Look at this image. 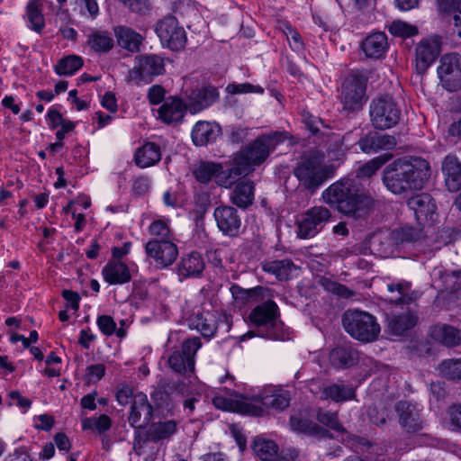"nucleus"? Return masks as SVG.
<instances>
[{
    "label": "nucleus",
    "mask_w": 461,
    "mask_h": 461,
    "mask_svg": "<svg viewBox=\"0 0 461 461\" xmlns=\"http://www.w3.org/2000/svg\"><path fill=\"white\" fill-rule=\"evenodd\" d=\"M367 77L358 72L348 75L341 84L339 99L343 109L348 113L362 109L366 102Z\"/></svg>",
    "instance_id": "0eeeda50"
},
{
    "label": "nucleus",
    "mask_w": 461,
    "mask_h": 461,
    "mask_svg": "<svg viewBox=\"0 0 461 461\" xmlns=\"http://www.w3.org/2000/svg\"><path fill=\"white\" fill-rule=\"evenodd\" d=\"M220 94L212 86L193 89L187 96V108L192 113H197L213 104L219 99Z\"/></svg>",
    "instance_id": "f3484780"
},
{
    "label": "nucleus",
    "mask_w": 461,
    "mask_h": 461,
    "mask_svg": "<svg viewBox=\"0 0 461 461\" xmlns=\"http://www.w3.org/2000/svg\"><path fill=\"white\" fill-rule=\"evenodd\" d=\"M131 12L138 14H145L149 10V3L148 0H119Z\"/></svg>",
    "instance_id": "052dcab7"
},
{
    "label": "nucleus",
    "mask_w": 461,
    "mask_h": 461,
    "mask_svg": "<svg viewBox=\"0 0 461 461\" xmlns=\"http://www.w3.org/2000/svg\"><path fill=\"white\" fill-rule=\"evenodd\" d=\"M26 16L30 23V28L37 32H41L44 28L45 21L40 0H30L28 2L26 6Z\"/></svg>",
    "instance_id": "79ce46f5"
},
{
    "label": "nucleus",
    "mask_w": 461,
    "mask_h": 461,
    "mask_svg": "<svg viewBox=\"0 0 461 461\" xmlns=\"http://www.w3.org/2000/svg\"><path fill=\"white\" fill-rule=\"evenodd\" d=\"M429 176V165L426 160L398 158L385 167L382 181L388 191L402 194L422 189Z\"/></svg>",
    "instance_id": "f03ea898"
},
{
    "label": "nucleus",
    "mask_w": 461,
    "mask_h": 461,
    "mask_svg": "<svg viewBox=\"0 0 461 461\" xmlns=\"http://www.w3.org/2000/svg\"><path fill=\"white\" fill-rule=\"evenodd\" d=\"M430 336L436 341L448 348L461 344L459 330L447 324L435 325L430 330Z\"/></svg>",
    "instance_id": "f704fd0d"
},
{
    "label": "nucleus",
    "mask_w": 461,
    "mask_h": 461,
    "mask_svg": "<svg viewBox=\"0 0 461 461\" xmlns=\"http://www.w3.org/2000/svg\"><path fill=\"white\" fill-rule=\"evenodd\" d=\"M449 417L451 424L461 429V403L450 407Z\"/></svg>",
    "instance_id": "774afa93"
},
{
    "label": "nucleus",
    "mask_w": 461,
    "mask_h": 461,
    "mask_svg": "<svg viewBox=\"0 0 461 461\" xmlns=\"http://www.w3.org/2000/svg\"><path fill=\"white\" fill-rule=\"evenodd\" d=\"M440 374L450 380H461V358L447 359L438 366Z\"/></svg>",
    "instance_id": "09e8293b"
},
{
    "label": "nucleus",
    "mask_w": 461,
    "mask_h": 461,
    "mask_svg": "<svg viewBox=\"0 0 461 461\" xmlns=\"http://www.w3.org/2000/svg\"><path fill=\"white\" fill-rule=\"evenodd\" d=\"M290 427L293 430L317 438H330L328 429L303 417L301 413L290 417Z\"/></svg>",
    "instance_id": "c756f323"
},
{
    "label": "nucleus",
    "mask_w": 461,
    "mask_h": 461,
    "mask_svg": "<svg viewBox=\"0 0 461 461\" xmlns=\"http://www.w3.org/2000/svg\"><path fill=\"white\" fill-rule=\"evenodd\" d=\"M145 252L158 268H165L175 262L178 249L172 240L153 239L146 243Z\"/></svg>",
    "instance_id": "2eb2a0df"
},
{
    "label": "nucleus",
    "mask_w": 461,
    "mask_h": 461,
    "mask_svg": "<svg viewBox=\"0 0 461 461\" xmlns=\"http://www.w3.org/2000/svg\"><path fill=\"white\" fill-rule=\"evenodd\" d=\"M397 144L393 135L369 132L357 141L359 149L366 154L377 153L381 150H391Z\"/></svg>",
    "instance_id": "6ab92c4d"
},
{
    "label": "nucleus",
    "mask_w": 461,
    "mask_h": 461,
    "mask_svg": "<svg viewBox=\"0 0 461 461\" xmlns=\"http://www.w3.org/2000/svg\"><path fill=\"white\" fill-rule=\"evenodd\" d=\"M165 72L164 59L157 54L138 55L134 67L129 71V77L136 84L150 82Z\"/></svg>",
    "instance_id": "9d476101"
},
{
    "label": "nucleus",
    "mask_w": 461,
    "mask_h": 461,
    "mask_svg": "<svg viewBox=\"0 0 461 461\" xmlns=\"http://www.w3.org/2000/svg\"><path fill=\"white\" fill-rule=\"evenodd\" d=\"M113 33L120 48L131 53L140 51L144 41V37L140 33L125 25L113 27Z\"/></svg>",
    "instance_id": "5701e85b"
},
{
    "label": "nucleus",
    "mask_w": 461,
    "mask_h": 461,
    "mask_svg": "<svg viewBox=\"0 0 461 461\" xmlns=\"http://www.w3.org/2000/svg\"><path fill=\"white\" fill-rule=\"evenodd\" d=\"M161 159L159 145L154 142H146L138 148L134 154V161L140 168L152 167Z\"/></svg>",
    "instance_id": "2f4dec72"
},
{
    "label": "nucleus",
    "mask_w": 461,
    "mask_h": 461,
    "mask_svg": "<svg viewBox=\"0 0 461 461\" xmlns=\"http://www.w3.org/2000/svg\"><path fill=\"white\" fill-rule=\"evenodd\" d=\"M226 91L231 95L249 94V93L263 94L264 88L261 87L260 86H255L250 83H241V84L231 83L227 86Z\"/></svg>",
    "instance_id": "5fc2aeb1"
},
{
    "label": "nucleus",
    "mask_w": 461,
    "mask_h": 461,
    "mask_svg": "<svg viewBox=\"0 0 461 461\" xmlns=\"http://www.w3.org/2000/svg\"><path fill=\"white\" fill-rule=\"evenodd\" d=\"M81 423L84 430L96 429L99 433L107 431L112 426L111 419L105 414H101L98 418H85Z\"/></svg>",
    "instance_id": "8fccbe9b"
},
{
    "label": "nucleus",
    "mask_w": 461,
    "mask_h": 461,
    "mask_svg": "<svg viewBox=\"0 0 461 461\" xmlns=\"http://www.w3.org/2000/svg\"><path fill=\"white\" fill-rule=\"evenodd\" d=\"M221 134V127L214 122L200 121L192 131V140L194 145L203 146L215 141Z\"/></svg>",
    "instance_id": "cd10ccee"
},
{
    "label": "nucleus",
    "mask_w": 461,
    "mask_h": 461,
    "mask_svg": "<svg viewBox=\"0 0 461 461\" xmlns=\"http://www.w3.org/2000/svg\"><path fill=\"white\" fill-rule=\"evenodd\" d=\"M165 90L158 85L152 86L148 92V98L152 104H158L164 99Z\"/></svg>",
    "instance_id": "69168bd1"
},
{
    "label": "nucleus",
    "mask_w": 461,
    "mask_h": 461,
    "mask_svg": "<svg viewBox=\"0 0 461 461\" xmlns=\"http://www.w3.org/2000/svg\"><path fill=\"white\" fill-rule=\"evenodd\" d=\"M290 404V398L286 394L267 395L262 399V405L276 411H283Z\"/></svg>",
    "instance_id": "603ef678"
},
{
    "label": "nucleus",
    "mask_w": 461,
    "mask_h": 461,
    "mask_svg": "<svg viewBox=\"0 0 461 461\" xmlns=\"http://www.w3.org/2000/svg\"><path fill=\"white\" fill-rule=\"evenodd\" d=\"M358 352L350 346H343L333 348L330 353L331 365L338 368H346L358 362Z\"/></svg>",
    "instance_id": "e433bc0d"
},
{
    "label": "nucleus",
    "mask_w": 461,
    "mask_h": 461,
    "mask_svg": "<svg viewBox=\"0 0 461 461\" xmlns=\"http://www.w3.org/2000/svg\"><path fill=\"white\" fill-rule=\"evenodd\" d=\"M286 37L293 50L300 52L303 50L304 44L300 33L291 25H286Z\"/></svg>",
    "instance_id": "13d9d810"
},
{
    "label": "nucleus",
    "mask_w": 461,
    "mask_h": 461,
    "mask_svg": "<svg viewBox=\"0 0 461 461\" xmlns=\"http://www.w3.org/2000/svg\"><path fill=\"white\" fill-rule=\"evenodd\" d=\"M442 86L447 91H456L461 86V56L457 53L444 55L438 68Z\"/></svg>",
    "instance_id": "ddd939ff"
},
{
    "label": "nucleus",
    "mask_w": 461,
    "mask_h": 461,
    "mask_svg": "<svg viewBox=\"0 0 461 461\" xmlns=\"http://www.w3.org/2000/svg\"><path fill=\"white\" fill-rule=\"evenodd\" d=\"M342 323L345 330L354 339L371 342L380 333V326L375 317L360 311H348L344 313Z\"/></svg>",
    "instance_id": "39448f33"
},
{
    "label": "nucleus",
    "mask_w": 461,
    "mask_h": 461,
    "mask_svg": "<svg viewBox=\"0 0 461 461\" xmlns=\"http://www.w3.org/2000/svg\"><path fill=\"white\" fill-rule=\"evenodd\" d=\"M438 9L440 13L460 11L461 0H437Z\"/></svg>",
    "instance_id": "0e129e2a"
},
{
    "label": "nucleus",
    "mask_w": 461,
    "mask_h": 461,
    "mask_svg": "<svg viewBox=\"0 0 461 461\" xmlns=\"http://www.w3.org/2000/svg\"><path fill=\"white\" fill-rule=\"evenodd\" d=\"M278 307L276 303L268 300L255 307L250 314L249 320L258 328H265L266 331H258L259 336L271 339L279 338L276 331Z\"/></svg>",
    "instance_id": "9b49d317"
},
{
    "label": "nucleus",
    "mask_w": 461,
    "mask_h": 461,
    "mask_svg": "<svg viewBox=\"0 0 461 461\" xmlns=\"http://www.w3.org/2000/svg\"><path fill=\"white\" fill-rule=\"evenodd\" d=\"M149 232L158 240H172L173 233L168 225L162 220L154 221L149 227Z\"/></svg>",
    "instance_id": "6e6d98bb"
},
{
    "label": "nucleus",
    "mask_w": 461,
    "mask_h": 461,
    "mask_svg": "<svg viewBox=\"0 0 461 461\" xmlns=\"http://www.w3.org/2000/svg\"><path fill=\"white\" fill-rule=\"evenodd\" d=\"M213 218L222 235L230 238L240 235L242 218L236 208L225 204L219 205L213 211Z\"/></svg>",
    "instance_id": "dca6fc26"
},
{
    "label": "nucleus",
    "mask_w": 461,
    "mask_h": 461,
    "mask_svg": "<svg viewBox=\"0 0 461 461\" xmlns=\"http://www.w3.org/2000/svg\"><path fill=\"white\" fill-rule=\"evenodd\" d=\"M151 418L152 406L149 404L147 395L136 394L131 407L130 424L134 428H144L149 423Z\"/></svg>",
    "instance_id": "412c9836"
},
{
    "label": "nucleus",
    "mask_w": 461,
    "mask_h": 461,
    "mask_svg": "<svg viewBox=\"0 0 461 461\" xmlns=\"http://www.w3.org/2000/svg\"><path fill=\"white\" fill-rule=\"evenodd\" d=\"M409 208L415 213L417 220L430 219L436 212L437 206L433 198L428 194L412 196L407 203Z\"/></svg>",
    "instance_id": "c85d7f7f"
},
{
    "label": "nucleus",
    "mask_w": 461,
    "mask_h": 461,
    "mask_svg": "<svg viewBox=\"0 0 461 461\" xmlns=\"http://www.w3.org/2000/svg\"><path fill=\"white\" fill-rule=\"evenodd\" d=\"M355 395V390L352 387L344 384H331L322 388L321 399L341 402L354 399Z\"/></svg>",
    "instance_id": "4c0bfd02"
},
{
    "label": "nucleus",
    "mask_w": 461,
    "mask_h": 461,
    "mask_svg": "<svg viewBox=\"0 0 461 461\" xmlns=\"http://www.w3.org/2000/svg\"><path fill=\"white\" fill-rule=\"evenodd\" d=\"M201 339L198 337L186 339L182 344L181 351H175L168 358V365L176 373L193 372L194 370V357L201 348Z\"/></svg>",
    "instance_id": "4468645a"
},
{
    "label": "nucleus",
    "mask_w": 461,
    "mask_h": 461,
    "mask_svg": "<svg viewBox=\"0 0 461 461\" xmlns=\"http://www.w3.org/2000/svg\"><path fill=\"white\" fill-rule=\"evenodd\" d=\"M285 140V132L272 131L258 136L239 152L234 154L230 162V175L239 179L252 172L255 167L261 165L276 147Z\"/></svg>",
    "instance_id": "7ed1b4c3"
},
{
    "label": "nucleus",
    "mask_w": 461,
    "mask_h": 461,
    "mask_svg": "<svg viewBox=\"0 0 461 461\" xmlns=\"http://www.w3.org/2000/svg\"><path fill=\"white\" fill-rule=\"evenodd\" d=\"M417 318L411 312L402 313L400 315H393L388 318V328L390 331L396 335L401 336L406 330L415 326Z\"/></svg>",
    "instance_id": "ea45409f"
},
{
    "label": "nucleus",
    "mask_w": 461,
    "mask_h": 461,
    "mask_svg": "<svg viewBox=\"0 0 461 461\" xmlns=\"http://www.w3.org/2000/svg\"><path fill=\"white\" fill-rule=\"evenodd\" d=\"M440 47L435 40H422L415 49V68L419 74H424L439 55Z\"/></svg>",
    "instance_id": "a211bd4d"
},
{
    "label": "nucleus",
    "mask_w": 461,
    "mask_h": 461,
    "mask_svg": "<svg viewBox=\"0 0 461 461\" xmlns=\"http://www.w3.org/2000/svg\"><path fill=\"white\" fill-rule=\"evenodd\" d=\"M331 218L330 211L325 206H313L302 214L297 221V236L311 239L322 230Z\"/></svg>",
    "instance_id": "6e6552de"
},
{
    "label": "nucleus",
    "mask_w": 461,
    "mask_h": 461,
    "mask_svg": "<svg viewBox=\"0 0 461 461\" xmlns=\"http://www.w3.org/2000/svg\"><path fill=\"white\" fill-rule=\"evenodd\" d=\"M150 396L157 408L166 410L167 411L172 410V400L170 395H168L165 391L155 388Z\"/></svg>",
    "instance_id": "4d7b16f0"
},
{
    "label": "nucleus",
    "mask_w": 461,
    "mask_h": 461,
    "mask_svg": "<svg viewBox=\"0 0 461 461\" xmlns=\"http://www.w3.org/2000/svg\"><path fill=\"white\" fill-rule=\"evenodd\" d=\"M187 104L176 97H171L164 102L158 109L159 118L166 123L179 122L185 114Z\"/></svg>",
    "instance_id": "473e14b6"
},
{
    "label": "nucleus",
    "mask_w": 461,
    "mask_h": 461,
    "mask_svg": "<svg viewBox=\"0 0 461 461\" xmlns=\"http://www.w3.org/2000/svg\"><path fill=\"white\" fill-rule=\"evenodd\" d=\"M422 237L421 230L411 226H404L392 232V239L397 244L414 243Z\"/></svg>",
    "instance_id": "49530a36"
},
{
    "label": "nucleus",
    "mask_w": 461,
    "mask_h": 461,
    "mask_svg": "<svg viewBox=\"0 0 461 461\" xmlns=\"http://www.w3.org/2000/svg\"><path fill=\"white\" fill-rule=\"evenodd\" d=\"M186 320L191 329L197 330L206 338L212 337L217 330L214 315L209 311L203 312L201 306L194 307Z\"/></svg>",
    "instance_id": "aec40b11"
},
{
    "label": "nucleus",
    "mask_w": 461,
    "mask_h": 461,
    "mask_svg": "<svg viewBox=\"0 0 461 461\" xmlns=\"http://www.w3.org/2000/svg\"><path fill=\"white\" fill-rule=\"evenodd\" d=\"M325 203L355 220L366 219L378 205V201L359 181L344 177L326 188L321 194Z\"/></svg>",
    "instance_id": "f257e3e1"
},
{
    "label": "nucleus",
    "mask_w": 461,
    "mask_h": 461,
    "mask_svg": "<svg viewBox=\"0 0 461 461\" xmlns=\"http://www.w3.org/2000/svg\"><path fill=\"white\" fill-rule=\"evenodd\" d=\"M316 419L318 420L319 422L335 431L343 432L345 430L339 420L337 412L320 409L317 411Z\"/></svg>",
    "instance_id": "3c124183"
},
{
    "label": "nucleus",
    "mask_w": 461,
    "mask_h": 461,
    "mask_svg": "<svg viewBox=\"0 0 461 461\" xmlns=\"http://www.w3.org/2000/svg\"><path fill=\"white\" fill-rule=\"evenodd\" d=\"M395 411L399 417V423L407 432L415 433L421 429V420L419 410L415 405L406 401L395 404Z\"/></svg>",
    "instance_id": "4be33fe9"
},
{
    "label": "nucleus",
    "mask_w": 461,
    "mask_h": 461,
    "mask_svg": "<svg viewBox=\"0 0 461 461\" xmlns=\"http://www.w3.org/2000/svg\"><path fill=\"white\" fill-rule=\"evenodd\" d=\"M233 396L237 397L234 391L226 389L224 394L221 393V391L216 393L212 397V402L219 410L237 411L241 408V406L240 402L237 399H234Z\"/></svg>",
    "instance_id": "c03bdc74"
},
{
    "label": "nucleus",
    "mask_w": 461,
    "mask_h": 461,
    "mask_svg": "<svg viewBox=\"0 0 461 461\" xmlns=\"http://www.w3.org/2000/svg\"><path fill=\"white\" fill-rule=\"evenodd\" d=\"M387 47V36L382 32L368 35L361 45L366 57L372 59L381 58L385 53Z\"/></svg>",
    "instance_id": "c9c22d12"
},
{
    "label": "nucleus",
    "mask_w": 461,
    "mask_h": 461,
    "mask_svg": "<svg viewBox=\"0 0 461 461\" xmlns=\"http://www.w3.org/2000/svg\"><path fill=\"white\" fill-rule=\"evenodd\" d=\"M262 269L268 274L274 275L279 281H286L294 277L298 267L289 258L266 260L262 263Z\"/></svg>",
    "instance_id": "bb28decb"
},
{
    "label": "nucleus",
    "mask_w": 461,
    "mask_h": 461,
    "mask_svg": "<svg viewBox=\"0 0 461 461\" xmlns=\"http://www.w3.org/2000/svg\"><path fill=\"white\" fill-rule=\"evenodd\" d=\"M368 414L371 421L377 425H384L390 416L386 409L383 408L379 411L377 407L369 408Z\"/></svg>",
    "instance_id": "680f3d73"
},
{
    "label": "nucleus",
    "mask_w": 461,
    "mask_h": 461,
    "mask_svg": "<svg viewBox=\"0 0 461 461\" xmlns=\"http://www.w3.org/2000/svg\"><path fill=\"white\" fill-rule=\"evenodd\" d=\"M102 276L109 285H123L131 279L129 267L121 260H109L102 269Z\"/></svg>",
    "instance_id": "a878e982"
},
{
    "label": "nucleus",
    "mask_w": 461,
    "mask_h": 461,
    "mask_svg": "<svg viewBox=\"0 0 461 461\" xmlns=\"http://www.w3.org/2000/svg\"><path fill=\"white\" fill-rule=\"evenodd\" d=\"M390 32L394 36L408 38L416 35L418 29L407 23L396 21L390 26Z\"/></svg>",
    "instance_id": "864d4df0"
},
{
    "label": "nucleus",
    "mask_w": 461,
    "mask_h": 461,
    "mask_svg": "<svg viewBox=\"0 0 461 461\" xmlns=\"http://www.w3.org/2000/svg\"><path fill=\"white\" fill-rule=\"evenodd\" d=\"M387 290L390 293L387 301L395 305H409L419 296L417 292L411 290V285L407 281L389 284Z\"/></svg>",
    "instance_id": "393cba45"
},
{
    "label": "nucleus",
    "mask_w": 461,
    "mask_h": 461,
    "mask_svg": "<svg viewBox=\"0 0 461 461\" xmlns=\"http://www.w3.org/2000/svg\"><path fill=\"white\" fill-rule=\"evenodd\" d=\"M254 184L251 181L244 180L236 184L230 195V202L241 209H246L254 201Z\"/></svg>",
    "instance_id": "72a5a7b5"
},
{
    "label": "nucleus",
    "mask_w": 461,
    "mask_h": 461,
    "mask_svg": "<svg viewBox=\"0 0 461 461\" xmlns=\"http://www.w3.org/2000/svg\"><path fill=\"white\" fill-rule=\"evenodd\" d=\"M176 426L175 420L153 423L148 430V437L151 438V441L168 438L176 433Z\"/></svg>",
    "instance_id": "37998d69"
},
{
    "label": "nucleus",
    "mask_w": 461,
    "mask_h": 461,
    "mask_svg": "<svg viewBox=\"0 0 461 461\" xmlns=\"http://www.w3.org/2000/svg\"><path fill=\"white\" fill-rule=\"evenodd\" d=\"M194 201L196 206L199 207L200 212H204L210 205V194L206 192H195Z\"/></svg>",
    "instance_id": "338daca9"
},
{
    "label": "nucleus",
    "mask_w": 461,
    "mask_h": 461,
    "mask_svg": "<svg viewBox=\"0 0 461 461\" xmlns=\"http://www.w3.org/2000/svg\"><path fill=\"white\" fill-rule=\"evenodd\" d=\"M161 44L173 51L183 50L186 43V33L175 16L168 15L159 20L155 28Z\"/></svg>",
    "instance_id": "1a4fd4ad"
},
{
    "label": "nucleus",
    "mask_w": 461,
    "mask_h": 461,
    "mask_svg": "<svg viewBox=\"0 0 461 461\" xmlns=\"http://www.w3.org/2000/svg\"><path fill=\"white\" fill-rule=\"evenodd\" d=\"M87 45L96 53H106L113 48L114 41L109 32L96 30L88 35Z\"/></svg>",
    "instance_id": "58836bf2"
},
{
    "label": "nucleus",
    "mask_w": 461,
    "mask_h": 461,
    "mask_svg": "<svg viewBox=\"0 0 461 461\" xmlns=\"http://www.w3.org/2000/svg\"><path fill=\"white\" fill-rule=\"evenodd\" d=\"M441 169L448 191L459 190L461 187V163L457 157L453 154L446 156Z\"/></svg>",
    "instance_id": "b1692460"
},
{
    "label": "nucleus",
    "mask_w": 461,
    "mask_h": 461,
    "mask_svg": "<svg viewBox=\"0 0 461 461\" xmlns=\"http://www.w3.org/2000/svg\"><path fill=\"white\" fill-rule=\"evenodd\" d=\"M96 324L100 331L105 336H111L115 332L116 323L110 315L98 316Z\"/></svg>",
    "instance_id": "bf43d9fd"
},
{
    "label": "nucleus",
    "mask_w": 461,
    "mask_h": 461,
    "mask_svg": "<svg viewBox=\"0 0 461 461\" xmlns=\"http://www.w3.org/2000/svg\"><path fill=\"white\" fill-rule=\"evenodd\" d=\"M323 160L321 155L310 154L303 157L294 169L300 185L311 193H314L333 176L332 169L324 165Z\"/></svg>",
    "instance_id": "20e7f679"
},
{
    "label": "nucleus",
    "mask_w": 461,
    "mask_h": 461,
    "mask_svg": "<svg viewBox=\"0 0 461 461\" xmlns=\"http://www.w3.org/2000/svg\"><path fill=\"white\" fill-rule=\"evenodd\" d=\"M205 267L202 255L192 251L184 256L178 264V275L184 278L199 276Z\"/></svg>",
    "instance_id": "7c9ffc66"
},
{
    "label": "nucleus",
    "mask_w": 461,
    "mask_h": 461,
    "mask_svg": "<svg viewBox=\"0 0 461 461\" xmlns=\"http://www.w3.org/2000/svg\"><path fill=\"white\" fill-rule=\"evenodd\" d=\"M369 115L374 128L384 131L398 124L402 111L393 97L385 95L376 97L371 101Z\"/></svg>",
    "instance_id": "423d86ee"
},
{
    "label": "nucleus",
    "mask_w": 461,
    "mask_h": 461,
    "mask_svg": "<svg viewBox=\"0 0 461 461\" xmlns=\"http://www.w3.org/2000/svg\"><path fill=\"white\" fill-rule=\"evenodd\" d=\"M389 158L390 157L387 155L374 158L357 168V176L371 177L378 171L379 168L382 167V166H384L389 160Z\"/></svg>",
    "instance_id": "de8ad7c7"
},
{
    "label": "nucleus",
    "mask_w": 461,
    "mask_h": 461,
    "mask_svg": "<svg viewBox=\"0 0 461 461\" xmlns=\"http://www.w3.org/2000/svg\"><path fill=\"white\" fill-rule=\"evenodd\" d=\"M194 178L202 183L207 184L212 178L215 179L217 185L225 188L230 187L237 180V176L230 175V162L228 163V167L223 170L222 166L213 162H201L193 170Z\"/></svg>",
    "instance_id": "f8f14e48"
},
{
    "label": "nucleus",
    "mask_w": 461,
    "mask_h": 461,
    "mask_svg": "<svg viewBox=\"0 0 461 461\" xmlns=\"http://www.w3.org/2000/svg\"><path fill=\"white\" fill-rule=\"evenodd\" d=\"M252 448L255 455L263 461H273L278 452V447L273 440L261 438L254 440Z\"/></svg>",
    "instance_id": "a19ab883"
},
{
    "label": "nucleus",
    "mask_w": 461,
    "mask_h": 461,
    "mask_svg": "<svg viewBox=\"0 0 461 461\" xmlns=\"http://www.w3.org/2000/svg\"><path fill=\"white\" fill-rule=\"evenodd\" d=\"M83 66V59L79 56L69 55L59 59L55 66V72L59 76H72Z\"/></svg>",
    "instance_id": "a18cd8bd"
},
{
    "label": "nucleus",
    "mask_w": 461,
    "mask_h": 461,
    "mask_svg": "<svg viewBox=\"0 0 461 461\" xmlns=\"http://www.w3.org/2000/svg\"><path fill=\"white\" fill-rule=\"evenodd\" d=\"M150 187V181L148 176H140L136 177L132 184V190L138 195L145 194Z\"/></svg>",
    "instance_id": "e2e57ef3"
}]
</instances>
